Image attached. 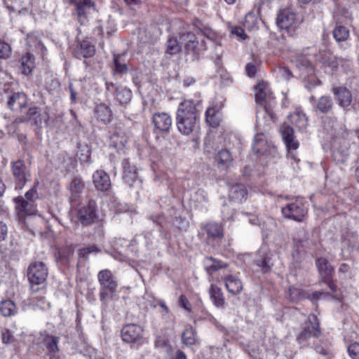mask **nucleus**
I'll use <instances>...</instances> for the list:
<instances>
[{
    "mask_svg": "<svg viewBox=\"0 0 359 359\" xmlns=\"http://www.w3.org/2000/svg\"><path fill=\"white\" fill-rule=\"evenodd\" d=\"M201 101L184 100L176 111V126L179 132L189 135L196 131L199 125Z\"/></svg>",
    "mask_w": 359,
    "mask_h": 359,
    "instance_id": "obj_1",
    "label": "nucleus"
},
{
    "mask_svg": "<svg viewBox=\"0 0 359 359\" xmlns=\"http://www.w3.org/2000/svg\"><path fill=\"white\" fill-rule=\"evenodd\" d=\"M179 39L184 46L187 62L198 61L201 55L207 50L205 41L192 32H180Z\"/></svg>",
    "mask_w": 359,
    "mask_h": 359,
    "instance_id": "obj_2",
    "label": "nucleus"
},
{
    "mask_svg": "<svg viewBox=\"0 0 359 359\" xmlns=\"http://www.w3.org/2000/svg\"><path fill=\"white\" fill-rule=\"evenodd\" d=\"M48 274V267L43 262H33L28 266L27 278L32 291V299L36 300V302H39L41 306L45 303V297L42 294L37 295L36 293L40 290L39 286L46 280Z\"/></svg>",
    "mask_w": 359,
    "mask_h": 359,
    "instance_id": "obj_3",
    "label": "nucleus"
},
{
    "mask_svg": "<svg viewBox=\"0 0 359 359\" xmlns=\"http://www.w3.org/2000/svg\"><path fill=\"white\" fill-rule=\"evenodd\" d=\"M97 280L100 285V300L102 304L107 305L108 302L112 300L116 294L118 287L117 280L109 269L99 271Z\"/></svg>",
    "mask_w": 359,
    "mask_h": 359,
    "instance_id": "obj_4",
    "label": "nucleus"
},
{
    "mask_svg": "<svg viewBox=\"0 0 359 359\" xmlns=\"http://www.w3.org/2000/svg\"><path fill=\"white\" fill-rule=\"evenodd\" d=\"M11 172L13 175L15 189L22 190L30 180L31 172L23 159L11 162Z\"/></svg>",
    "mask_w": 359,
    "mask_h": 359,
    "instance_id": "obj_5",
    "label": "nucleus"
},
{
    "mask_svg": "<svg viewBox=\"0 0 359 359\" xmlns=\"http://www.w3.org/2000/svg\"><path fill=\"white\" fill-rule=\"evenodd\" d=\"M320 335L319 320L315 314H311L307 320L302 325V330L298 334L297 340L299 344H303L311 337H318Z\"/></svg>",
    "mask_w": 359,
    "mask_h": 359,
    "instance_id": "obj_6",
    "label": "nucleus"
},
{
    "mask_svg": "<svg viewBox=\"0 0 359 359\" xmlns=\"http://www.w3.org/2000/svg\"><path fill=\"white\" fill-rule=\"evenodd\" d=\"M280 133L287 151V158L299 163L300 160L296 151L299 147V143L294 137L293 128L290 126L283 125L280 127Z\"/></svg>",
    "mask_w": 359,
    "mask_h": 359,
    "instance_id": "obj_7",
    "label": "nucleus"
},
{
    "mask_svg": "<svg viewBox=\"0 0 359 359\" xmlns=\"http://www.w3.org/2000/svg\"><path fill=\"white\" fill-rule=\"evenodd\" d=\"M25 122H31L32 125L41 127L42 117L40 109L37 107H32L27 111L26 116L16 118L9 126L10 132L18 133L19 125Z\"/></svg>",
    "mask_w": 359,
    "mask_h": 359,
    "instance_id": "obj_8",
    "label": "nucleus"
},
{
    "mask_svg": "<svg viewBox=\"0 0 359 359\" xmlns=\"http://www.w3.org/2000/svg\"><path fill=\"white\" fill-rule=\"evenodd\" d=\"M331 92L337 101L338 105L343 109L344 111H348L355 109V103L351 90L345 86H333Z\"/></svg>",
    "mask_w": 359,
    "mask_h": 359,
    "instance_id": "obj_9",
    "label": "nucleus"
},
{
    "mask_svg": "<svg viewBox=\"0 0 359 359\" xmlns=\"http://www.w3.org/2000/svg\"><path fill=\"white\" fill-rule=\"evenodd\" d=\"M75 6V12L81 25H86L88 15L95 11V4L91 0H70Z\"/></svg>",
    "mask_w": 359,
    "mask_h": 359,
    "instance_id": "obj_10",
    "label": "nucleus"
},
{
    "mask_svg": "<svg viewBox=\"0 0 359 359\" xmlns=\"http://www.w3.org/2000/svg\"><path fill=\"white\" fill-rule=\"evenodd\" d=\"M96 208V202L94 200H90L87 205L78 210L77 218L83 226H88L95 222L97 217Z\"/></svg>",
    "mask_w": 359,
    "mask_h": 359,
    "instance_id": "obj_11",
    "label": "nucleus"
},
{
    "mask_svg": "<svg viewBox=\"0 0 359 359\" xmlns=\"http://www.w3.org/2000/svg\"><path fill=\"white\" fill-rule=\"evenodd\" d=\"M284 217L301 222L304 220L306 211L304 205L297 200L294 203H287L281 209Z\"/></svg>",
    "mask_w": 359,
    "mask_h": 359,
    "instance_id": "obj_12",
    "label": "nucleus"
},
{
    "mask_svg": "<svg viewBox=\"0 0 359 359\" xmlns=\"http://www.w3.org/2000/svg\"><path fill=\"white\" fill-rule=\"evenodd\" d=\"M143 333L142 326L135 323L127 324L121 329L122 339L128 344L137 343L142 339Z\"/></svg>",
    "mask_w": 359,
    "mask_h": 359,
    "instance_id": "obj_13",
    "label": "nucleus"
},
{
    "mask_svg": "<svg viewBox=\"0 0 359 359\" xmlns=\"http://www.w3.org/2000/svg\"><path fill=\"white\" fill-rule=\"evenodd\" d=\"M310 102L313 104V111L318 114H328L334 109V101L330 95H321L316 100L314 96L310 97Z\"/></svg>",
    "mask_w": 359,
    "mask_h": 359,
    "instance_id": "obj_14",
    "label": "nucleus"
},
{
    "mask_svg": "<svg viewBox=\"0 0 359 359\" xmlns=\"http://www.w3.org/2000/svg\"><path fill=\"white\" fill-rule=\"evenodd\" d=\"M217 168L222 170H228L233 166V157L231 152L227 149H221L214 157Z\"/></svg>",
    "mask_w": 359,
    "mask_h": 359,
    "instance_id": "obj_15",
    "label": "nucleus"
},
{
    "mask_svg": "<svg viewBox=\"0 0 359 359\" xmlns=\"http://www.w3.org/2000/svg\"><path fill=\"white\" fill-rule=\"evenodd\" d=\"M93 182L95 189L102 192L108 191L111 186L109 175L102 170H96L93 173Z\"/></svg>",
    "mask_w": 359,
    "mask_h": 359,
    "instance_id": "obj_16",
    "label": "nucleus"
},
{
    "mask_svg": "<svg viewBox=\"0 0 359 359\" xmlns=\"http://www.w3.org/2000/svg\"><path fill=\"white\" fill-rule=\"evenodd\" d=\"M60 341L59 337L46 334L43 338V344L47 351L49 359H60L58 352L60 351L58 344Z\"/></svg>",
    "mask_w": 359,
    "mask_h": 359,
    "instance_id": "obj_17",
    "label": "nucleus"
},
{
    "mask_svg": "<svg viewBox=\"0 0 359 359\" xmlns=\"http://www.w3.org/2000/svg\"><path fill=\"white\" fill-rule=\"evenodd\" d=\"M74 254V248L72 244H65L57 247L55 252V257L57 262L67 265Z\"/></svg>",
    "mask_w": 359,
    "mask_h": 359,
    "instance_id": "obj_18",
    "label": "nucleus"
},
{
    "mask_svg": "<svg viewBox=\"0 0 359 359\" xmlns=\"http://www.w3.org/2000/svg\"><path fill=\"white\" fill-rule=\"evenodd\" d=\"M295 20V13L290 8L280 10L276 18V23L280 29H287Z\"/></svg>",
    "mask_w": 359,
    "mask_h": 359,
    "instance_id": "obj_19",
    "label": "nucleus"
},
{
    "mask_svg": "<svg viewBox=\"0 0 359 359\" xmlns=\"http://www.w3.org/2000/svg\"><path fill=\"white\" fill-rule=\"evenodd\" d=\"M123 179L129 186L132 187L133 183L138 179L137 170L135 165H131L128 159L122 161Z\"/></svg>",
    "mask_w": 359,
    "mask_h": 359,
    "instance_id": "obj_20",
    "label": "nucleus"
},
{
    "mask_svg": "<svg viewBox=\"0 0 359 359\" xmlns=\"http://www.w3.org/2000/svg\"><path fill=\"white\" fill-rule=\"evenodd\" d=\"M27 104V97L24 93L17 92L13 93L7 101L8 107L14 111H21Z\"/></svg>",
    "mask_w": 359,
    "mask_h": 359,
    "instance_id": "obj_21",
    "label": "nucleus"
},
{
    "mask_svg": "<svg viewBox=\"0 0 359 359\" xmlns=\"http://www.w3.org/2000/svg\"><path fill=\"white\" fill-rule=\"evenodd\" d=\"M224 282L228 292L232 295H238L243 291V283L236 275L230 274L225 276L224 277Z\"/></svg>",
    "mask_w": 359,
    "mask_h": 359,
    "instance_id": "obj_22",
    "label": "nucleus"
},
{
    "mask_svg": "<svg viewBox=\"0 0 359 359\" xmlns=\"http://www.w3.org/2000/svg\"><path fill=\"white\" fill-rule=\"evenodd\" d=\"M153 123L157 129L163 132H168L172 126V120L168 113L158 112L153 116Z\"/></svg>",
    "mask_w": 359,
    "mask_h": 359,
    "instance_id": "obj_23",
    "label": "nucleus"
},
{
    "mask_svg": "<svg viewBox=\"0 0 359 359\" xmlns=\"http://www.w3.org/2000/svg\"><path fill=\"white\" fill-rule=\"evenodd\" d=\"M208 236V238L212 241L221 240L224 237L223 226L217 222H208L202 227Z\"/></svg>",
    "mask_w": 359,
    "mask_h": 359,
    "instance_id": "obj_24",
    "label": "nucleus"
},
{
    "mask_svg": "<svg viewBox=\"0 0 359 359\" xmlns=\"http://www.w3.org/2000/svg\"><path fill=\"white\" fill-rule=\"evenodd\" d=\"M208 294L215 307L224 309L226 302L224 293L220 287L215 284H211L208 289Z\"/></svg>",
    "mask_w": 359,
    "mask_h": 359,
    "instance_id": "obj_25",
    "label": "nucleus"
},
{
    "mask_svg": "<svg viewBox=\"0 0 359 359\" xmlns=\"http://www.w3.org/2000/svg\"><path fill=\"white\" fill-rule=\"evenodd\" d=\"M128 142V137L124 131L120 128L116 130L110 136L109 146L117 150H122Z\"/></svg>",
    "mask_w": 359,
    "mask_h": 359,
    "instance_id": "obj_26",
    "label": "nucleus"
},
{
    "mask_svg": "<svg viewBox=\"0 0 359 359\" xmlns=\"http://www.w3.org/2000/svg\"><path fill=\"white\" fill-rule=\"evenodd\" d=\"M78 58L92 57L95 54V47L89 40L86 39L80 42L75 50Z\"/></svg>",
    "mask_w": 359,
    "mask_h": 359,
    "instance_id": "obj_27",
    "label": "nucleus"
},
{
    "mask_svg": "<svg viewBox=\"0 0 359 359\" xmlns=\"http://www.w3.org/2000/svg\"><path fill=\"white\" fill-rule=\"evenodd\" d=\"M15 203V208L18 213L23 215H34L36 209L32 202L27 201L22 196H18L13 199Z\"/></svg>",
    "mask_w": 359,
    "mask_h": 359,
    "instance_id": "obj_28",
    "label": "nucleus"
},
{
    "mask_svg": "<svg viewBox=\"0 0 359 359\" xmlns=\"http://www.w3.org/2000/svg\"><path fill=\"white\" fill-rule=\"evenodd\" d=\"M316 266L318 269L321 280L333 277L334 269L326 258H318L316 260Z\"/></svg>",
    "mask_w": 359,
    "mask_h": 359,
    "instance_id": "obj_29",
    "label": "nucleus"
},
{
    "mask_svg": "<svg viewBox=\"0 0 359 359\" xmlns=\"http://www.w3.org/2000/svg\"><path fill=\"white\" fill-rule=\"evenodd\" d=\"M205 270L209 275H212L215 272L225 269L228 264L213 257H207L204 259Z\"/></svg>",
    "mask_w": 359,
    "mask_h": 359,
    "instance_id": "obj_30",
    "label": "nucleus"
},
{
    "mask_svg": "<svg viewBox=\"0 0 359 359\" xmlns=\"http://www.w3.org/2000/svg\"><path fill=\"white\" fill-rule=\"evenodd\" d=\"M95 115L97 118L100 119L104 123H108L112 118V111L110 107L105 103L97 104L95 107Z\"/></svg>",
    "mask_w": 359,
    "mask_h": 359,
    "instance_id": "obj_31",
    "label": "nucleus"
},
{
    "mask_svg": "<svg viewBox=\"0 0 359 359\" xmlns=\"http://www.w3.org/2000/svg\"><path fill=\"white\" fill-rule=\"evenodd\" d=\"M259 253L260 256L255 260L257 266L260 267L264 273L270 272L273 266L272 263V255L269 252L262 251H259Z\"/></svg>",
    "mask_w": 359,
    "mask_h": 359,
    "instance_id": "obj_32",
    "label": "nucleus"
},
{
    "mask_svg": "<svg viewBox=\"0 0 359 359\" xmlns=\"http://www.w3.org/2000/svg\"><path fill=\"white\" fill-rule=\"evenodd\" d=\"M291 123L299 130H303L308 125V118L306 114L300 109H296L289 116Z\"/></svg>",
    "mask_w": 359,
    "mask_h": 359,
    "instance_id": "obj_33",
    "label": "nucleus"
},
{
    "mask_svg": "<svg viewBox=\"0 0 359 359\" xmlns=\"http://www.w3.org/2000/svg\"><path fill=\"white\" fill-rule=\"evenodd\" d=\"M229 198L233 201H241L246 198L248 191L244 184H235L230 187Z\"/></svg>",
    "mask_w": 359,
    "mask_h": 359,
    "instance_id": "obj_34",
    "label": "nucleus"
},
{
    "mask_svg": "<svg viewBox=\"0 0 359 359\" xmlns=\"http://www.w3.org/2000/svg\"><path fill=\"white\" fill-rule=\"evenodd\" d=\"M252 150L257 154L264 155L268 151V143L263 134H257L252 144Z\"/></svg>",
    "mask_w": 359,
    "mask_h": 359,
    "instance_id": "obj_35",
    "label": "nucleus"
},
{
    "mask_svg": "<svg viewBox=\"0 0 359 359\" xmlns=\"http://www.w3.org/2000/svg\"><path fill=\"white\" fill-rule=\"evenodd\" d=\"M273 93L269 89L268 85L264 82H260L256 87L255 100L256 102L261 105L264 104V101Z\"/></svg>",
    "mask_w": 359,
    "mask_h": 359,
    "instance_id": "obj_36",
    "label": "nucleus"
},
{
    "mask_svg": "<svg viewBox=\"0 0 359 359\" xmlns=\"http://www.w3.org/2000/svg\"><path fill=\"white\" fill-rule=\"evenodd\" d=\"M276 105V97L273 93L268 97L266 101H264V104H261V106L264 108L265 114L267 116V121L274 123L276 121V116L273 111V109Z\"/></svg>",
    "mask_w": 359,
    "mask_h": 359,
    "instance_id": "obj_37",
    "label": "nucleus"
},
{
    "mask_svg": "<svg viewBox=\"0 0 359 359\" xmlns=\"http://www.w3.org/2000/svg\"><path fill=\"white\" fill-rule=\"evenodd\" d=\"M205 121L210 126L217 128L221 121V113L215 107H209L205 111Z\"/></svg>",
    "mask_w": 359,
    "mask_h": 359,
    "instance_id": "obj_38",
    "label": "nucleus"
},
{
    "mask_svg": "<svg viewBox=\"0 0 359 359\" xmlns=\"http://www.w3.org/2000/svg\"><path fill=\"white\" fill-rule=\"evenodd\" d=\"M35 67L34 57L32 54L27 53L21 57V72L28 76L32 74Z\"/></svg>",
    "mask_w": 359,
    "mask_h": 359,
    "instance_id": "obj_39",
    "label": "nucleus"
},
{
    "mask_svg": "<svg viewBox=\"0 0 359 359\" xmlns=\"http://www.w3.org/2000/svg\"><path fill=\"white\" fill-rule=\"evenodd\" d=\"M0 313L4 317L15 315L17 308L15 302L11 299L3 300L0 302Z\"/></svg>",
    "mask_w": 359,
    "mask_h": 359,
    "instance_id": "obj_40",
    "label": "nucleus"
},
{
    "mask_svg": "<svg viewBox=\"0 0 359 359\" xmlns=\"http://www.w3.org/2000/svg\"><path fill=\"white\" fill-rule=\"evenodd\" d=\"M332 35L337 43L344 42L349 39L350 31L344 25H337L332 31Z\"/></svg>",
    "mask_w": 359,
    "mask_h": 359,
    "instance_id": "obj_41",
    "label": "nucleus"
},
{
    "mask_svg": "<svg viewBox=\"0 0 359 359\" xmlns=\"http://www.w3.org/2000/svg\"><path fill=\"white\" fill-rule=\"evenodd\" d=\"M182 342L186 346H192L197 343V334L195 329L193 327L186 328L182 334Z\"/></svg>",
    "mask_w": 359,
    "mask_h": 359,
    "instance_id": "obj_42",
    "label": "nucleus"
},
{
    "mask_svg": "<svg viewBox=\"0 0 359 359\" xmlns=\"http://www.w3.org/2000/svg\"><path fill=\"white\" fill-rule=\"evenodd\" d=\"M84 189V182L81 178L75 177L69 184V190L74 199L78 198Z\"/></svg>",
    "mask_w": 359,
    "mask_h": 359,
    "instance_id": "obj_43",
    "label": "nucleus"
},
{
    "mask_svg": "<svg viewBox=\"0 0 359 359\" xmlns=\"http://www.w3.org/2000/svg\"><path fill=\"white\" fill-rule=\"evenodd\" d=\"M116 99L120 104H128L132 97V91L127 88L120 87L116 88Z\"/></svg>",
    "mask_w": 359,
    "mask_h": 359,
    "instance_id": "obj_44",
    "label": "nucleus"
},
{
    "mask_svg": "<svg viewBox=\"0 0 359 359\" xmlns=\"http://www.w3.org/2000/svg\"><path fill=\"white\" fill-rule=\"evenodd\" d=\"M182 50V47L179 43L177 38L170 37L168 39L166 42V50L165 53L169 55H175L180 53Z\"/></svg>",
    "mask_w": 359,
    "mask_h": 359,
    "instance_id": "obj_45",
    "label": "nucleus"
},
{
    "mask_svg": "<svg viewBox=\"0 0 359 359\" xmlns=\"http://www.w3.org/2000/svg\"><path fill=\"white\" fill-rule=\"evenodd\" d=\"M114 65L115 72L116 73L124 74L127 72L128 67L126 64L123 55L118 54L114 55Z\"/></svg>",
    "mask_w": 359,
    "mask_h": 359,
    "instance_id": "obj_46",
    "label": "nucleus"
},
{
    "mask_svg": "<svg viewBox=\"0 0 359 359\" xmlns=\"http://www.w3.org/2000/svg\"><path fill=\"white\" fill-rule=\"evenodd\" d=\"M98 252V248L95 245H92L88 247L79 249L78 250V257L79 259H88L90 254H96Z\"/></svg>",
    "mask_w": 359,
    "mask_h": 359,
    "instance_id": "obj_47",
    "label": "nucleus"
},
{
    "mask_svg": "<svg viewBox=\"0 0 359 359\" xmlns=\"http://www.w3.org/2000/svg\"><path fill=\"white\" fill-rule=\"evenodd\" d=\"M39 186V181L36 180L34 182L32 187L29 189L25 194V199L29 201L30 202L35 201L37 198H39V194L37 191V189Z\"/></svg>",
    "mask_w": 359,
    "mask_h": 359,
    "instance_id": "obj_48",
    "label": "nucleus"
},
{
    "mask_svg": "<svg viewBox=\"0 0 359 359\" xmlns=\"http://www.w3.org/2000/svg\"><path fill=\"white\" fill-rule=\"evenodd\" d=\"M297 67L301 70L309 71L312 69L311 64L305 55H299L295 60Z\"/></svg>",
    "mask_w": 359,
    "mask_h": 359,
    "instance_id": "obj_49",
    "label": "nucleus"
},
{
    "mask_svg": "<svg viewBox=\"0 0 359 359\" xmlns=\"http://www.w3.org/2000/svg\"><path fill=\"white\" fill-rule=\"evenodd\" d=\"M155 346L156 347L164 348L168 354L171 355L172 351V346L169 341L164 337H158L155 341Z\"/></svg>",
    "mask_w": 359,
    "mask_h": 359,
    "instance_id": "obj_50",
    "label": "nucleus"
},
{
    "mask_svg": "<svg viewBox=\"0 0 359 359\" xmlns=\"http://www.w3.org/2000/svg\"><path fill=\"white\" fill-rule=\"evenodd\" d=\"M76 158L81 163H87L89 162L90 158V153L88 149H80L79 148V151L76 154Z\"/></svg>",
    "mask_w": 359,
    "mask_h": 359,
    "instance_id": "obj_51",
    "label": "nucleus"
},
{
    "mask_svg": "<svg viewBox=\"0 0 359 359\" xmlns=\"http://www.w3.org/2000/svg\"><path fill=\"white\" fill-rule=\"evenodd\" d=\"M11 54L10 45L4 41H0V59H6Z\"/></svg>",
    "mask_w": 359,
    "mask_h": 359,
    "instance_id": "obj_52",
    "label": "nucleus"
},
{
    "mask_svg": "<svg viewBox=\"0 0 359 359\" xmlns=\"http://www.w3.org/2000/svg\"><path fill=\"white\" fill-rule=\"evenodd\" d=\"M288 296L291 301L296 302L302 298V290L294 287H290L288 289Z\"/></svg>",
    "mask_w": 359,
    "mask_h": 359,
    "instance_id": "obj_53",
    "label": "nucleus"
},
{
    "mask_svg": "<svg viewBox=\"0 0 359 359\" xmlns=\"http://www.w3.org/2000/svg\"><path fill=\"white\" fill-rule=\"evenodd\" d=\"M27 45L30 48H39L42 44L37 36L34 34H29L26 39Z\"/></svg>",
    "mask_w": 359,
    "mask_h": 359,
    "instance_id": "obj_54",
    "label": "nucleus"
},
{
    "mask_svg": "<svg viewBox=\"0 0 359 359\" xmlns=\"http://www.w3.org/2000/svg\"><path fill=\"white\" fill-rule=\"evenodd\" d=\"M348 352L352 359H359V343L351 344L348 346Z\"/></svg>",
    "mask_w": 359,
    "mask_h": 359,
    "instance_id": "obj_55",
    "label": "nucleus"
},
{
    "mask_svg": "<svg viewBox=\"0 0 359 359\" xmlns=\"http://www.w3.org/2000/svg\"><path fill=\"white\" fill-rule=\"evenodd\" d=\"M2 341L4 344H11L14 341L15 338L9 330H4L2 331Z\"/></svg>",
    "mask_w": 359,
    "mask_h": 359,
    "instance_id": "obj_56",
    "label": "nucleus"
},
{
    "mask_svg": "<svg viewBox=\"0 0 359 359\" xmlns=\"http://www.w3.org/2000/svg\"><path fill=\"white\" fill-rule=\"evenodd\" d=\"M179 303L180 306L187 311L190 312L191 311V305L185 295H180L179 299Z\"/></svg>",
    "mask_w": 359,
    "mask_h": 359,
    "instance_id": "obj_57",
    "label": "nucleus"
},
{
    "mask_svg": "<svg viewBox=\"0 0 359 359\" xmlns=\"http://www.w3.org/2000/svg\"><path fill=\"white\" fill-rule=\"evenodd\" d=\"M223 220L231 219L235 214L233 210H230L226 205H224L222 210Z\"/></svg>",
    "mask_w": 359,
    "mask_h": 359,
    "instance_id": "obj_58",
    "label": "nucleus"
},
{
    "mask_svg": "<svg viewBox=\"0 0 359 359\" xmlns=\"http://www.w3.org/2000/svg\"><path fill=\"white\" fill-rule=\"evenodd\" d=\"M330 294L329 292H324L323 290H319V291L313 292L309 298L312 301H317L320 297H330Z\"/></svg>",
    "mask_w": 359,
    "mask_h": 359,
    "instance_id": "obj_59",
    "label": "nucleus"
},
{
    "mask_svg": "<svg viewBox=\"0 0 359 359\" xmlns=\"http://www.w3.org/2000/svg\"><path fill=\"white\" fill-rule=\"evenodd\" d=\"M245 72L249 77H254L257 73V67L255 65L251 62L248 63L245 66Z\"/></svg>",
    "mask_w": 359,
    "mask_h": 359,
    "instance_id": "obj_60",
    "label": "nucleus"
},
{
    "mask_svg": "<svg viewBox=\"0 0 359 359\" xmlns=\"http://www.w3.org/2000/svg\"><path fill=\"white\" fill-rule=\"evenodd\" d=\"M8 228L5 223L0 221V242L4 241L7 237Z\"/></svg>",
    "mask_w": 359,
    "mask_h": 359,
    "instance_id": "obj_61",
    "label": "nucleus"
},
{
    "mask_svg": "<svg viewBox=\"0 0 359 359\" xmlns=\"http://www.w3.org/2000/svg\"><path fill=\"white\" fill-rule=\"evenodd\" d=\"M149 219L152 221V222L156 225H159L161 226V224L163 219V215L161 214L156 215H151L149 217Z\"/></svg>",
    "mask_w": 359,
    "mask_h": 359,
    "instance_id": "obj_62",
    "label": "nucleus"
},
{
    "mask_svg": "<svg viewBox=\"0 0 359 359\" xmlns=\"http://www.w3.org/2000/svg\"><path fill=\"white\" fill-rule=\"evenodd\" d=\"M333 277H330L327 279H322L321 281L328 286V287L333 292H335L337 291V285L334 283L332 280Z\"/></svg>",
    "mask_w": 359,
    "mask_h": 359,
    "instance_id": "obj_63",
    "label": "nucleus"
},
{
    "mask_svg": "<svg viewBox=\"0 0 359 359\" xmlns=\"http://www.w3.org/2000/svg\"><path fill=\"white\" fill-rule=\"evenodd\" d=\"M90 359H104L101 355H99L94 348H90L88 349Z\"/></svg>",
    "mask_w": 359,
    "mask_h": 359,
    "instance_id": "obj_64",
    "label": "nucleus"
}]
</instances>
